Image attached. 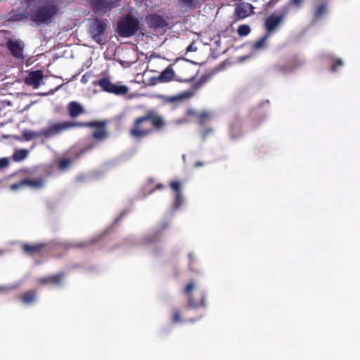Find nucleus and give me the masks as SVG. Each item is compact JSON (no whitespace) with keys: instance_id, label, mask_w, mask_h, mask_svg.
Returning <instances> with one entry per match:
<instances>
[{"instance_id":"72a5a7b5","label":"nucleus","mask_w":360,"mask_h":360,"mask_svg":"<svg viewBox=\"0 0 360 360\" xmlns=\"http://www.w3.org/2000/svg\"><path fill=\"white\" fill-rule=\"evenodd\" d=\"M22 136L25 140L30 141L36 137V133L32 131L26 130L22 132Z\"/></svg>"},{"instance_id":"a211bd4d","label":"nucleus","mask_w":360,"mask_h":360,"mask_svg":"<svg viewBox=\"0 0 360 360\" xmlns=\"http://www.w3.org/2000/svg\"><path fill=\"white\" fill-rule=\"evenodd\" d=\"M147 23L150 27L162 28L166 25L165 20L158 15H150L146 18Z\"/></svg>"},{"instance_id":"1a4fd4ad","label":"nucleus","mask_w":360,"mask_h":360,"mask_svg":"<svg viewBox=\"0 0 360 360\" xmlns=\"http://www.w3.org/2000/svg\"><path fill=\"white\" fill-rule=\"evenodd\" d=\"M96 13H106L120 6V0H88Z\"/></svg>"},{"instance_id":"c756f323","label":"nucleus","mask_w":360,"mask_h":360,"mask_svg":"<svg viewBox=\"0 0 360 360\" xmlns=\"http://www.w3.org/2000/svg\"><path fill=\"white\" fill-rule=\"evenodd\" d=\"M171 321L174 324L179 323L181 321H183V320L181 317L180 311L179 309H174V311H172V314Z\"/></svg>"},{"instance_id":"c9c22d12","label":"nucleus","mask_w":360,"mask_h":360,"mask_svg":"<svg viewBox=\"0 0 360 360\" xmlns=\"http://www.w3.org/2000/svg\"><path fill=\"white\" fill-rule=\"evenodd\" d=\"M25 186V184L24 182V179H22L20 181L18 182V183L11 184L10 186V189L12 190V191H17V190L21 188L22 187H23Z\"/></svg>"},{"instance_id":"39448f33","label":"nucleus","mask_w":360,"mask_h":360,"mask_svg":"<svg viewBox=\"0 0 360 360\" xmlns=\"http://www.w3.org/2000/svg\"><path fill=\"white\" fill-rule=\"evenodd\" d=\"M58 12V6L53 4H49L34 11L30 18L32 22L38 24H49Z\"/></svg>"},{"instance_id":"2f4dec72","label":"nucleus","mask_w":360,"mask_h":360,"mask_svg":"<svg viewBox=\"0 0 360 360\" xmlns=\"http://www.w3.org/2000/svg\"><path fill=\"white\" fill-rule=\"evenodd\" d=\"M343 65V62L340 58H335L331 62V68L330 70L332 72H335L337 70V68Z\"/></svg>"},{"instance_id":"4c0bfd02","label":"nucleus","mask_w":360,"mask_h":360,"mask_svg":"<svg viewBox=\"0 0 360 360\" xmlns=\"http://www.w3.org/2000/svg\"><path fill=\"white\" fill-rule=\"evenodd\" d=\"M186 115L188 117H195L197 118L198 112L193 108H189L186 110Z\"/></svg>"},{"instance_id":"79ce46f5","label":"nucleus","mask_w":360,"mask_h":360,"mask_svg":"<svg viewBox=\"0 0 360 360\" xmlns=\"http://www.w3.org/2000/svg\"><path fill=\"white\" fill-rule=\"evenodd\" d=\"M165 185L162 184H158L156 185V186L155 187L154 189H153L150 193H153V191H155V190H160V189H163L165 188Z\"/></svg>"},{"instance_id":"0eeeda50","label":"nucleus","mask_w":360,"mask_h":360,"mask_svg":"<svg viewBox=\"0 0 360 360\" xmlns=\"http://www.w3.org/2000/svg\"><path fill=\"white\" fill-rule=\"evenodd\" d=\"M108 20L107 19L93 18L91 20L89 34L94 41L102 45L104 44L103 37L108 28Z\"/></svg>"},{"instance_id":"f03ea898","label":"nucleus","mask_w":360,"mask_h":360,"mask_svg":"<svg viewBox=\"0 0 360 360\" xmlns=\"http://www.w3.org/2000/svg\"><path fill=\"white\" fill-rule=\"evenodd\" d=\"M165 125V121L161 115L154 110H148L143 115L134 120L129 134L134 139H142L150 135L154 130L163 129Z\"/></svg>"},{"instance_id":"ddd939ff","label":"nucleus","mask_w":360,"mask_h":360,"mask_svg":"<svg viewBox=\"0 0 360 360\" xmlns=\"http://www.w3.org/2000/svg\"><path fill=\"white\" fill-rule=\"evenodd\" d=\"M284 15H276L272 14L267 17L265 20L264 25L267 31L266 34H270L280 25L283 21Z\"/></svg>"},{"instance_id":"f704fd0d","label":"nucleus","mask_w":360,"mask_h":360,"mask_svg":"<svg viewBox=\"0 0 360 360\" xmlns=\"http://www.w3.org/2000/svg\"><path fill=\"white\" fill-rule=\"evenodd\" d=\"M179 2L189 8H195V0H179Z\"/></svg>"},{"instance_id":"f8f14e48","label":"nucleus","mask_w":360,"mask_h":360,"mask_svg":"<svg viewBox=\"0 0 360 360\" xmlns=\"http://www.w3.org/2000/svg\"><path fill=\"white\" fill-rule=\"evenodd\" d=\"M65 276V273L62 271L54 275L40 278L37 280V283L44 285H52L59 287L62 285Z\"/></svg>"},{"instance_id":"5701e85b","label":"nucleus","mask_w":360,"mask_h":360,"mask_svg":"<svg viewBox=\"0 0 360 360\" xmlns=\"http://www.w3.org/2000/svg\"><path fill=\"white\" fill-rule=\"evenodd\" d=\"M169 227V224L168 222H164L162 223L159 229H158V231L154 233L153 235L148 236V242L150 243H154V242H156L159 240L160 238V236L161 235V233L165 231L166 230L167 228Z\"/></svg>"},{"instance_id":"a19ab883","label":"nucleus","mask_w":360,"mask_h":360,"mask_svg":"<svg viewBox=\"0 0 360 360\" xmlns=\"http://www.w3.org/2000/svg\"><path fill=\"white\" fill-rule=\"evenodd\" d=\"M9 165V161L6 158H2L0 159V169H4L8 167Z\"/></svg>"},{"instance_id":"49530a36","label":"nucleus","mask_w":360,"mask_h":360,"mask_svg":"<svg viewBox=\"0 0 360 360\" xmlns=\"http://www.w3.org/2000/svg\"><path fill=\"white\" fill-rule=\"evenodd\" d=\"M280 0H271V1L269 2V4H275L276 3H277L278 1H279Z\"/></svg>"},{"instance_id":"58836bf2","label":"nucleus","mask_w":360,"mask_h":360,"mask_svg":"<svg viewBox=\"0 0 360 360\" xmlns=\"http://www.w3.org/2000/svg\"><path fill=\"white\" fill-rule=\"evenodd\" d=\"M303 1L304 0H290L288 3V6H292L296 8H299Z\"/></svg>"},{"instance_id":"aec40b11","label":"nucleus","mask_w":360,"mask_h":360,"mask_svg":"<svg viewBox=\"0 0 360 360\" xmlns=\"http://www.w3.org/2000/svg\"><path fill=\"white\" fill-rule=\"evenodd\" d=\"M24 182L25 186L36 189L42 188L45 185V179L43 177H39L35 179H25Z\"/></svg>"},{"instance_id":"c85d7f7f","label":"nucleus","mask_w":360,"mask_h":360,"mask_svg":"<svg viewBox=\"0 0 360 360\" xmlns=\"http://www.w3.org/2000/svg\"><path fill=\"white\" fill-rule=\"evenodd\" d=\"M94 243V241L91 240H86V241L72 243L70 245V247L72 248H86L93 245Z\"/></svg>"},{"instance_id":"a18cd8bd","label":"nucleus","mask_w":360,"mask_h":360,"mask_svg":"<svg viewBox=\"0 0 360 360\" xmlns=\"http://www.w3.org/2000/svg\"><path fill=\"white\" fill-rule=\"evenodd\" d=\"M8 288L5 286H0V291L6 290Z\"/></svg>"},{"instance_id":"412c9836","label":"nucleus","mask_w":360,"mask_h":360,"mask_svg":"<svg viewBox=\"0 0 360 360\" xmlns=\"http://www.w3.org/2000/svg\"><path fill=\"white\" fill-rule=\"evenodd\" d=\"M174 77V72L172 68V66L169 65L160 73L158 79L161 82H168L172 81Z\"/></svg>"},{"instance_id":"393cba45","label":"nucleus","mask_w":360,"mask_h":360,"mask_svg":"<svg viewBox=\"0 0 360 360\" xmlns=\"http://www.w3.org/2000/svg\"><path fill=\"white\" fill-rule=\"evenodd\" d=\"M74 158L72 159L68 158H62L58 161V167L60 170L65 171L69 168L71 164L73 162Z\"/></svg>"},{"instance_id":"cd10ccee","label":"nucleus","mask_w":360,"mask_h":360,"mask_svg":"<svg viewBox=\"0 0 360 360\" xmlns=\"http://www.w3.org/2000/svg\"><path fill=\"white\" fill-rule=\"evenodd\" d=\"M210 114L208 112L204 111L198 113L197 119L200 125H204L210 120Z\"/></svg>"},{"instance_id":"e433bc0d","label":"nucleus","mask_w":360,"mask_h":360,"mask_svg":"<svg viewBox=\"0 0 360 360\" xmlns=\"http://www.w3.org/2000/svg\"><path fill=\"white\" fill-rule=\"evenodd\" d=\"M183 201L181 193H176L175 194V200H174V207L175 208H179L181 205Z\"/></svg>"},{"instance_id":"6e6552de","label":"nucleus","mask_w":360,"mask_h":360,"mask_svg":"<svg viewBox=\"0 0 360 360\" xmlns=\"http://www.w3.org/2000/svg\"><path fill=\"white\" fill-rule=\"evenodd\" d=\"M304 64V61L298 56L289 58L284 63H277L274 66V70L277 73L286 75L290 73Z\"/></svg>"},{"instance_id":"f257e3e1","label":"nucleus","mask_w":360,"mask_h":360,"mask_svg":"<svg viewBox=\"0 0 360 360\" xmlns=\"http://www.w3.org/2000/svg\"><path fill=\"white\" fill-rule=\"evenodd\" d=\"M81 127L94 128L95 130L92 133V137L96 141H104L108 136L106 121H93L89 122L74 121L60 122L41 129L39 135L45 139H49L70 129Z\"/></svg>"},{"instance_id":"c03bdc74","label":"nucleus","mask_w":360,"mask_h":360,"mask_svg":"<svg viewBox=\"0 0 360 360\" xmlns=\"http://www.w3.org/2000/svg\"><path fill=\"white\" fill-rule=\"evenodd\" d=\"M188 122V120L186 119H180L177 121L178 123H184V122Z\"/></svg>"},{"instance_id":"37998d69","label":"nucleus","mask_w":360,"mask_h":360,"mask_svg":"<svg viewBox=\"0 0 360 360\" xmlns=\"http://www.w3.org/2000/svg\"><path fill=\"white\" fill-rule=\"evenodd\" d=\"M81 81L83 83H86L87 82V79H86V75L82 76Z\"/></svg>"},{"instance_id":"09e8293b","label":"nucleus","mask_w":360,"mask_h":360,"mask_svg":"<svg viewBox=\"0 0 360 360\" xmlns=\"http://www.w3.org/2000/svg\"><path fill=\"white\" fill-rule=\"evenodd\" d=\"M188 257H189L190 259H191V260H192V259H193V255H192V254H191V253H190V254L188 255Z\"/></svg>"},{"instance_id":"8fccbe9b","label":"nucleus","mask_w":360,"mask_h":360,"mask_svg":"<svg viewBox=\"0 0 360 360\" xmlns=\"http://www.w3.org/2000/svg\"><path fill=\"white\" fill-rule=\"evenodd\" d=\"M27 3L30 4L33 1H34L35 0H26Z\"/></svg>"},{"instance_id":"6ab92c4d","label":"nucleus","mask_w":360,"mask_h":360,"mask_svg":"<svg viewBox=\"0 0 360 360\" xmlns=\"http://www.w3.org/2000/svg\"><path fill=\"white\" fill-rule=\"evenodd\" d=\"M327 4L326 3H321L318 6H315L313 12V22H317L326 13Z\"/></svg>"},{"instance_id":"f3484780","label":"nucleus","mask_w":360,"mask_h":360,"mask_svg":"<svg viewBox=\"0 0 360 360\" xmlns=\"http://www.w3.org/2000/svg\"><path fill=\"white\" fill-rule=\"evenodd\" d=\"M37 297V292L35 290H27L17 296V298L25 305L34 304Z\"/></svg>"},{"instance_id":"9b49d317","label":"nucleus","mask_w":360,"mask_h":360,"mask_svg":"<svg viewBox=\"0 0 360 360\" xmlns=\"http://www.w3.org/2000/svg\"><path fill=\"white\" fill-rule=\"evenodd\" d=\"M6 47L15 58L24 59V44L22 41L8 39L6 42Z\"/></svg>"},{"instance_id":"dca6fc26","label":"nucleus","mask_w":360,"mask_h":360,"mask_svg":"<svg viewBox=\"0 0 360 360\" xmlns=\"http://www.w3.org/2000/svg\"><path fill=\"white\" fill-rule=\"evenodd\" d=\"M68 115L71 118H76L85 112L84 107L77 101H71L67 105Z\"/></svg>"},{"instance_id":"3c124183","label":"nucleus","mask_w":360,"mask_h":360,"mask_svg":"<svg viewBox=\"0 0 360 360\" xmlns=\"http://www.w3.org/2000/svg\"><path fill=\"white\" fill-rule=\"evenodd\" d=\"M188 321L193 322L195 320L193 319H191L188 320Z\"/></svg>"},{"instance_id":"b1692460","label":"nucleus","mask_w":360,"mask_h":360,"mask_svg":"<svg viewBox=\"0 0 360 360\" xmlns=\"http://www.w3.org/2000/svg\"><path fill=\"white\" fill-rule=\"evenodd\" d=\"M95 145L94 143H89L85 146L83 148L77 151H70L72 156L74 159H78L84 153L94 148Z\"/></svg>"},{"instance_id":"4be33fe9","label":"nucleus","mask_w":360,"mask_h":360,"mask_svg":"<svg viewBox=\"0 0 360 360\" xmlns=\"http://www.w3.org/2000/svg\"><path fill=\"white\" fill-rule=\"evenodd\" d=\"M193 96V93L190 91H184L179 95L169 96L166 98V102L167 103H174L178 101H181L184 99H188Z\"/></svg>"},{"instance_id":"473e14b6","label":"nucleus","mask_w":360,"mask_h":360,"mask_svg":"<svg viewBox=\"0 0 360 360\" xmlns=\"http://www.w3.org/2000/svg\"><path fill=\"white\" fill-rule=\"evenodd\" d=\"M169 186L172 190L175 193V194L181 193V183L179 181H171Z\"/></svg>"},{"instance_id":"bb28decb","label":"nucleus","mask_w":360,"mask_h":360,"mask_svg":"<svg viewBox=\"0 0 360 360\" xmlns=\"http://www.w3.org/2000/svg\"><path fill=\"white\" fill-rule=\"evenodd\" d=\"M269 36V34H266L259 40L256 41L252 46L253 49L255 50H259L264 48Z\"/></svg>"},{"instance_id":"423d86ee","label":"nucleus","mask_w":360,"mask_h":360,"mask_svg":"<svg viewBox=\"0 0 360 360\" xmlns=\"http://www.w3.org/2000/svg\"><path fill=\"white\" fill-rule=\"evenodd\" d=\"M93 85L98 86L105 92L117 96L126 95L129 92L128 86L119 82L112 83L109 77H102L94 81Z\"/></svg>"},{"instance_id":"2eb2a0df","label":"nucleus","mask_w":360,"mask_h":360,"mask_svg":"<svg viewBox=\"0 0 360 360\" xmlns=\"http://www.w3.org/2000/svg\"><path fill=\"white\" fill-rule=\"evenodd\" d=\"M253 9L251 4L241 3L236 8V15L238 19H244L253 13Z\"/></svg>"},{"instance_id":"de8ad7c7","label":"nucleus","mask_w":360,"mask_h":360,"mask_svg":"<svg viewBox=\"0 0 360 360\" xmlns=\"http://www.w3.org/2000/svg\"><path fill=\"white\" fill-rule=\"evenodd\" d=\"M192 50V45L188 46L186 49L187 51H191Z\"/></svg>"},{"instance_id":"4468645a","label":"nucleus","mask_w":360,"mask_h":360,"mask_svg":"<svg viewBox=\"0 0 360 360\" xmlns=\"http://www.w3.org/2000/svg\"><path fill=\"white\" fill-rule=\"evenodd\" d=\"M44 75L42 70H36L30 72L25 79L26 84L32 86L34 88H38L40 85Z\"/></svg>"},{"instance_id":"7c9ffc66","label":"nucleus","mask_w":360,"mask_h":360,"mask_svg":"<svg viewBox=\"0 0 360 360\" xmlns=\"http://www.w3.org/2000/svg\"><path fill=\"white\" fill-rule=\"evenodd\" d=\"M251 31L250 27L248 25H240L238 28V34L240 37L247 36Z\"/></svg>"},{"instance_id":"a878e982","label":"nucleus","mask_w":360,"mask_h":360,"mask_svg":"<svg viewBox=\"0 0 360 360\" xmlns=\"http://www.w3.org/2000/svg\"><path fill=\"white\" fill-rule=\"evenodd\" d=\"M28 155V150L26 149H20L15 151L13 155V159L15 162H20L25 159Z\"/></svg>"},{"instance_id":"7ed1b4c3","label":"nucleus","mask_w":360,"mask_h":360,"mask_svg":"<svg viewBox=\"0 0 360 360\" xmlns=\"http://www.w3.org/2000/svg\"><path fill=\"white\" fill-rule=\"evenodd\" d=\"M194 281L188 282L184 288V294L187 298V308L198 309L206 306V294L202 290H196Z\"/></svg>"},{"instance_id":"ea45409f","label":"nucleus","mask_w":360,"mask_h":360,"mask_svg":"<svg viewBox=\"0 0 360 360\" xmlns=\"http://www.w3.org/2000/svg\"><path fill=\"white\" fill-rule=\"evenodd\" d=\"M214 130L212 128H210V129H205V130H202L201 131V136L203 138V139H206L208 136H210V134H212L213 133Z\"/></svg>"},{"instance_id":"9d476101","label":"nucleus","mask_w":360,"mask_h":360,"mask_svg":"<svg viewBox=\"0 0 360 360\" xmlns=\"http://www.w3.org/2000/svg\"><path fill=\"white\" fill-rule=\"evenodd\" d=\"M21 250L27 255H40L46 250V245L43 243H23Z\"/></svg>"},{"instance_id":"20e7f679","label":"nucleus","mask_w":360,"mask_h":360,"mask_svg":"<svg viewBox=\"0 0 360 360\" xmlns=\"http://www.w3.org/2000/svg\"><path fill=\"white\" fill-rule=\"evenodd\" d=\"M140 29L139 19L131 15H126L119 20L117 25V33L121 37L134 36Z\"/></svg>"}]
</instances>
